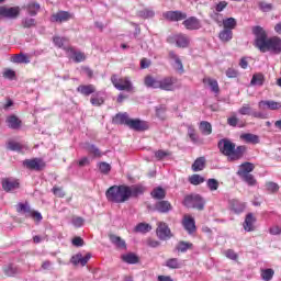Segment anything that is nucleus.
<instances>
[{"label":"nucleus","mask_w":281,"mask_h":281,"mask_svg":"<svg viewBox=\"0 0 281 281\" xmlns=\"http://www.w3.org/2000/svg\"><path fill=\"white\" fill-rule=\"evenodd\" d=\"M269 234H271V236H278L281 234V228L280 226H272L269 228Z\"/></svg>","instance_id":"63"},{"label":"nucleus","mask_w":281,"mask_h":281,"mask_svg":"<svg viewBox=\"0 0 281 281\" xmlns=\"http://www.w3.org/2000/svg\"><path fill=\"white\" fill-rule=\"evenodd\" d=\"M254 164L251 162H244L240 165L239 170L237 171L238 177H243L245 175H251L254 172Z\"/></svg>","instance_id":"27"},{"label":"nucleus","mask_w":281,"mask_h":281,"mask_svg":"<svg viewBox=\"0 0 281 281\" xmlns=\"http://www.w3.org/2000/svg\"><path fill=\"white\" fill-rule=\"evenodd\" d=\"M7 148L15 153H25V150H29V148L25 145L16 143L14 140L9 142Z\"/></svg>","instance_id":"25"},{"label":"nucleus","mask_w":281,"mask_h":281,"mask_svg":"<svg viewBox=\"0 0 281 281\" xmlns=\"http://www.w3.org/2000/svg\"><path fill=\"white\" fill-rule=\"evenodd\" d=\"M67 54L75 63H85V60H87L85 53L76 50L75 48H68Z\"/></svg>","instance_id":"20"},{"label":"nucleus","mask_w":281,"mask_h":281,"mask_svg":"<svg viewBox=\"0 0 281 281\" xmlns=\"http://www.w3.org/2000/svg\"><path fill=\"white\" fill-rule=\"evenodd\" d=\"M250 85L252 87H262V85H265V75H262V74L254 75L252 79L250 81Z\"/></svg>","instance_id":"40"},{"label":"nucleus","mask_w":281,"mask_h":281,"mask_svg":"<svg viewBox=\"0 0 281 281\" xmlns=\"http://www.w3.org/2000/svg\"><path fill=\"white\" fill-rule=\"evenodd\" d=\"M182 226L188 234H194V232H196V222L194 221V217L190 215L183 216Z\"/></svg>","instance_id":"15"},{"label":"nucleus","mask_w":281,"mask_h":281,"mask_svg":"<svg viewBox=\"0 0 281 281\" xmlns=\"http://www.w3.org/2000/svg\"><path fill=\"white\" fill-rule=\"evenodd\" d=\"M71 223H72L74 227H82V225H85V218L72 217Z\"/></svg>","instance_id":"60"},{"label":"nucleus","mask_w":281,"mask_h":281,"mask_svg":"<svg viewBox=\"0 0 281 281\" xmlns=\"http://www.w3.org/2000/svg\"><path fill=\"white\" fill-rule=\"evenodd\" d=\"M111 82L119 91H132L133 83L131 82V78L124 77L119 78L116 75L111 77Z\"/></svg>","instance_id":"6"},{"label":"nucleus","mask_w":281,"mask_h":281,"mask_svg":"<svg viewBox=\"0 0 281 281\" xmlns=\"http://www.w3.org/2000/svg\"><path fill=\"white\" fill-rule=\"evenodd\" d=\"M273 276H276V271H273V269H261V280L271 281L273 280Z\"/></svg>","instance_id":"43"},{"label":"nucleus","mask_w":281,"mask_h":281,"mask_svg":"<svg viewBox=\"0 0 281 281\" xmlns=\"http://www.w3.org/2000/svg\"><path fill=\"white\" fill-rule=\"evenodd\" d=\"M53 43L56 45V47H63L65 45V37H54Z\"/></svg>","instance_id":"62"},{"label":"nucleus","mask_w":281,"mask_h":281,"mask_svg":"<svg viewBox=\"0 0 281 281\" xmlns=\"http://www.w3.org/2000/svg\"><path fill=\"white\" fill-rule=\"evenodd\" d=\"M202 135H212V124L207 121L200 122L199 126Z\"/></svg>","instance_id":"41"},{"label":"nucleus","mask_w":281,"mask_h":281,"mask_svg":"<svg viewBox=\"0 0 281 281\" xmlns=\"http://www.w3.org/2000/svg\"><path fill=\"white\" fill-rule=\"evenodd\" d=\"M150 194L153 199H157L158 201L166 199V190H164L161 187L155 188Z\"/></svg>","instance_id":"42"},{"label":"nucleus","mask_w":281,"mask_h":281,"mask_svg":"<svg viewBox=\"0 0 281 281\" xmlns=\"http://www.w3.org/2000/svg\"><path fill=\"white\" fill-rule=\"evenodd\" d=\"M266 188L268 192H278L280 190V186L276 182H267Z\"/></svg>","instance_id":"56"},{"label":"nucleus","mask_w":281,"mask_h":281,"mask_svg":"<svg viewBox=\"0 0 281 281\" xmlns=\"http://www.w3.org/2000/svg\"><path fill=\"white\" fill-rule=\"evenodd\" d=\"M206 186L211 192H215V190H218V180L211 178L206 181Z\"/></svg>","instance_id":"50"},{"label":"nucleus","mask_w":281,"mask_h":281,"mask_svg":"<svg viewBox=\"0 0 281 281\" xmlns=\"http://www.w3.org/2000/svg\"><path fill=\"white\" fill-rule=\"evenodd\" d=\"M229 206L231 210L235 213V214H241V212H245V203L240 202L238 200H231L229 201Z\"/></svg>","instance_id":"24"},{"label":"nucleus","mask_w":281,"mask_h":281,"mask_svg":"<svg viewBox=\"0 0 281 281\" xmlns=\"http://www.w3.org/2000/svg\"><path fill=\"white\" fill-rule=\"evenodd\" d=\"M222 25L224 30H236V25H238V22L234 18H226L223 20Z\"/></svg>","instance_id":"32"},{"label":"nucleus","mask_w":281,"mask_h":281,"mask_svg":"<svg viewBox=\"0 0 281 281\" xmlns=\"http://www.w3.org/2000/svg\"><path fill=\"white\" fill-rule=\"evenodd\" d=\"M259 9L261 12H271V10H273V5L267 2H259Z\"/></svg>","instance_id":"57"},{"label":"nucleus","mask_w":281,"mask_h":281,"mask_svg":"<svg viewBox=\"0 0 281 281\" xmlns=\"http://www.w3.org/2000/svg\"><path fill=\"white\" fill-rule=\"evenodd\" d=\"M0 14L3 19H16L21 14V8L19 7H0Z\"/></svg>","instance_id":"11"},{"label":"nucleus","mask_w":281,"mask_h":281,"mask_svg":"<svg viewBox=\"0 0 281 281\" xmlns=\"http://www.w3.org/2000/svg\"><path fill=\"white\" fill-rule=\"evenodd\" d=\"M203 82L204 85H209V87H211V91L213 93H218L221 91V89L218 88V81H216L215 79L204 78Z\"/></svg>","instance_id":"37"},{"label":"nucleus","mask_w":281,"mask_h":281,"mask_svg":"<svg viewBox=\"0 0 281 281\" xmlns=\"http://www.w3.org/2000/svg\"><path fill=\"white\" fill-rule=\"evenodd\" d=\"M155 211L159 212L160 214H168V212H172V204L166 200L158 201L155 204Z\"/></svg>","instance_id":"19"},{"label":"nucleus","mask_w":281,"mask_h":281,"mask_svg":"<svg viewBox=\"0 0 281 281\" xmlns=\"http://www.w3.org/2000/svg\"><path fill=\"white\" fill-rule=\"evenodd\" d=\"M144 85L147 87V89H159L160 78H155L148 75L144 79Z\"/></svg>","instance_id":"23"},{"label":"nucleus","mask_w":281,"mask_h":281,"mask_svg":"<svg viewBox=\"0 0 281 281\" xmlns=\"http://www.w3.org/2000/svg\"><path fill=\"white\" fill-rule=\"evenodd\" d=\"M162 16L167 21H184V19H188V14L181 12V11H167L162 13Z\"/></svg>","instance_id":"16"},{"label":"nucleus","mask_w":281,"mask_h":281,"mask_svg":"<svg viewBox=\"0 0 281 281\" xmlns=\"http://www.w3.org/2000/svg\"><path fill=\"white\" fill-rule=\"evenodd\" d=\"M258 109L261 113L263 111H280L281 103L273 100H261L258 102Z\"/></svg>","instance_id":"8"},{"label":"nucleus","mask_w":281,"mask_h":281,"mask_svg":"<svg viewBox=\"0 0 281 281\" xmlns=\"http://www.w3.org/2000/svg\"><path fill=\"white\" fill-rule=\"evenodd\" d=\"M110 240L119 249H126V241H124V239H122L120 236L111 235Z\"/></svg>","instance_id":"35"},{"label":"nucleus","mask_w":281,"mask_h":281,"mask_svg":"<svg viewBox=\"0 0 281 281\" xmlns=\"http://www.w3.org/2000/svg\"><path fill=\"white\" fill-rule=\"evenodd\" d=\"M166 267H168V269H181V267H183V262L178 258H170L166 261Z\"/></svg>","instance_id":"39"},{"label":"nucleus","mask_w":281,"mask_h":281,"mask_svg":"<svg viewBox=\"0 0 281 281\" xmlns=\"http://www.w3.org/2000/svg\"><path fill=\"white\" fill-rule=\"evenodd\" d=\"M90 102L92 106H102V104H104V97L102 93L97 92L95 94H92Z\"/></svg>","instance_id":"34"},{"label":"nucleus","mask_w":281,"mask_h":281,"mask_svg":"<svg viewBox=\"0 0 281 281\" xmlns=\"http://www.w3.org/2000/svg\"><path fill=\"white\" fill-rule=\"evenodd\" d=\"M29 216H31V218L35 220L36 223H41V221H43V215L38 211L31 210Z\"/></svg>","instance_id":"59"},{"label":"nucleus","mask_w":281,"mask_h":281,"mask_svg":"<svg viewBox=\"0 0 281 281\" xmlns=\"http://www.w3.org/2000/svg\"><path fill=\"white\" fill-rule=\"evenodd\" d=\"M99 170L102 175H109V172H111V165L108 162H100Z\"/></svg>","instance_id":"55"},{"label":"nucleus","mask_w":281,"mask_h":281,"mask_svg":"<svg viewBox=\"0 0 281 281\" xmlns=\"http://www.w3.org/2000/svg\"><path fill=\"white\" fill-rule=\"evenodd\" d=\"M24 8L30 16H36V14H38V11L41 10V4L31 1Z\"/></svg>","instance_id":"26"},{"label":"nucleus","mask_w":281,"mask_h":281,"mask_svg":"<svg viewBox=\"0 0 281 281\" xmlns=\"http://www.w3.org/2000/svg\"><path fill=\"white\" fill-rule=\"evenodd\" d=\"M183 205L184 207H193L201 211L205 207V199L199 194H190L184 196Z\"/></svg>","instance_id":"5"},{"label":"nucleus","mask_w":281,"mask_h":281,"mask_svg":"<svg viewBox=\"0 0 281 281\" xmlns=\"http://www.w3.org/2000/svg\"><path fill=\"white\" fill-rule=\"evenodd\" d=\"M153 229V226H150V224L148 223H138L135 228L134 232L136 234H148V232H150Z\"/></svg>","instance_id":"33"},{"label":"nucleus","mask_w":281,"mask_h":281,"mask_svg":"<svg viewBox=\"0 0 281 281\" xmlns=\"http://www.w3.org/2000/svg\"><path fill=\"white\" fill-rule=\"evenodd\" d=\"M7 124L9 128H12L13 131H18V128H21V121L16 115H10L7 117Z\"/></svg>","instance_id":"29"},{"label":"nucleus","mask_w":281,"mask_h":281,"mask_svg":"<svg viewBox=\"0 0 281 281\" xmlns=\"http://www.w3.org/2000/svg\"><path fill=\"white\" fill-rule=\"evenodd\" d=\"M23 166L29 170L41 171L45 168L46 164L41 158L25 159Z\"/></svg>","instance_id":"9"},{"label":"nucleus","mask_w":281,"mask_h":281,"mask_svg":"<svg viewBox=\"0 0 281 281\" xmlns=\"http://www.w3.org/2000/svg\"><path fill=\"white\" fill-rule=\"evenodd\" d=\"M256 221L257 220L256 216H254V213H248L243 223L245 232H254L256 229Z\"/></svg>","instance_id":"17"},{"label":"nucleus","mask_w":281,"mask_h":281,"mask_svg":"<svg viewBox=\"0 0 281 281\" xmlns=\"http://www.w3.org/2000/svg\"><path fill=\"white\" fill-rule=\"evenodd\" d=\"M146 192V187L143 184H114L105 191V198L110 203H126L130 199H137Z\"/></svg>","instance_id":"1"},{"label":"nucleus","mask_w":281,"mask_h":281,"mask_svg":"<svg viewBox=\"0 0 281 281\" xmlns=\"http://www.w3.org/2000/svg\"><path fill=\"white\" fill-rule=\"evenodd\" d=\"M16 212H19V214H26V216H30L32 207H30V204L27 203H19L16 205Z\"/></svg>","instance_id":"45"},{"label":"nucleus","mask_w":281,"mask_h":281,"mask_svg":"<svg viewBox=\"0 0 281 281\" xmlns=\"http://www.w3.org/2000/svg\"><path fill=\"white\" fill-rule=\"evenodd\" d=\"M211 19L212 21H214L215 23H217V25H223V14H221L218 11H214L213 13H211Z\"/></svg>","instance_id":"51"},{"label":"nucleus","mask_w":281,"mask_h":281,"mask_svg":"<svg viewBox=\"0 0 281 281\" xmlns=\"http://www.w3.org/2000/svg\"><path fill=\"white\" fill-rule=\"evenodd\" d=\"M240 139L246 142V144H260V137L251 133L241 134Z\"/></svg>","instance_id":"30"},{"label":"nucleus","mask_w":281,"mask_h":281,"mask_svg":"<svg viewBox=\"0 0 281 281\" xmlns=\"http://www.w3.org/2000/svg\"><path fill=\"white\" fill-rule=\"evenodd\" d=\"M166 157H170V151L161 149L155 151V158L157 159V161H161L162 159H166Z\"/></svg>","instance_id":"53"},{"label":"nucleus","mask_w":281,"mask_h":281,"mask_svg":"<svg viewBox=\"0 0 281 281\" xmlns=\"http://www.w3.org/2000/svg\"><path fill=\"white\" fill-rule=\"evenodd\" d=\"M170 56H171V58H173L178 71H183V64L181 63V59L179 58V56H177L173 53H171Z\"/></svg>","instance_id":"58"},{"label":"nucleus","mask_w":281,"mask_h":281,"mask_svg":"<svg viewBox=\"0 0 281 281\" xmlns=\"http://www.w3.org/2000/svg\"><path fill=\"white\" fill-rule=\"evenodd\" d=\"M87 150L88 153H90V155H93L94 157H102L100 149L95 145H88Z\"/></svg>","instance_id":"54"},{"label":"nucleus","mask_w":281,"mask_h":281,"mask_svg":"<svg viewBox=\"0 0 281 281\" xmlns=\"http://www.w3.org/2000/svg\"><path fill=\"white\" fill-rule=\"evenodd\" d=\"M74 19V13L68 11H58L50 16L52 23H67V21H71Z\"/></svg>","instance_id":"10"},{"label":"nucleus","mask_w":281,"mask_h":281,"mask_svg":"<svg viewBox=\"0 0 281 281\" xmlns=\"http://www.w3.org/2000/svg\"><path fill=\"white\" fill-rule=\"evenodd\" d=\"M182 25H184L186 30H190V31L201 30V27H203L201 20H199L196 16H190L182 22Z\"/></svg>","instance_id":"14"},{"label":"nucleus","mask_w":281,"mask_h":281,"mask_svg":"<svg viewBox=\"0 0 281 281\" xmlns=\"http://www.w3.org/2000/svg\"><path fill=\"white\" fill-rule=\"evenodd\" d=\"M204 168H205V157L198 158L192 165L193 172H201V170H203Z\"/></svg>","instance_id":"38"},{"label":"nucleus","mask_w":281,"mask_h":281,"mask_svg":"<svg viewBox=\"0 0 281 281\" xmlns=\"http://www.w3.org/2000/svg\"><path fill=\"white\" fill-rule=\"evenodd\" d=\"M239 177L243 181H245V183H247V186H256L257 183L256 178L251 173L239 176Z\"/></svg>","instance_id":"49"},{"label":"nucleus","mask_w":281,"mask_h":281,"mask_svg":"<svg viewBox=\"0 0 281 281\" xmlns=\"http://www.w3.org/2000/svg\"><path fill=\"white\" fill-rule=\"evenodd\" d=\"M114 124H124L125 126H128V128H132V131L143 132L148 131L150 128V125L146 121H142L139 119H131L128 116V113H119L113 117Z\"/></svg>","instance_id":"4"},{"label":"nucleus","mask_w":281,"mask_h":281,"mask_svg":"<svg viewBox=\"0 0 281 281\" xmlns=\"http://www.w3.org/2000/svg\"><path fill=\"white\" fill-rule=\"evenodd\" d=\"M78 93L81 95H91V93H95V86L93 85H81L77 88Z\"/></svg>","instance_id":"28"},{"label":"nucleus","mask_w":281,"mask_h":281,"mask_svg":"<svg viewBox=\"0 0 281 281\" xmlns=\"http://www.w3.org/2000/svg\"><path fill=\"white\" fill-rule=\"evenodd\" d=\"M189 181L192 186H201V183H205V178L199 175H193L190 177Z\"/></svg>","instance_id":"47"},{"label":"nucleus","mask_w":281,"mask_h":281,"mask_svg":"<svg viewBox=\"0 0 281 281\" xmlns=\"http://www.w3.org/2000/svg\"><path fill=\"white\" fill-rule=\"evenodd\" d=\"M156 234L160 240H168V238H172V233L170 232V227H168V224L164 222L158 223Z\"/></svg>","instance_id":"12"},{"label":"nucleus","mask_w":281,"mask_h":281,"mask_svg":"<svg viewBox=\"0 0 281 281\" xmlns=\"http://www.w3.org/2000/svg\"><path fill=\"white\" fill-rule=\"evenodd\" d=\"M19 180L5 179L2 181L4 192H14V190H19Z\"/></svg>","instance_id":"22"},{"label":"nucleus","mask_w":281,"mask_h":281,"mask_svg":"<svg viewBox=\"0 0 281 281\" xmlns=\"http://www.w3.org/2000/svg\"><path fill=\"white\" fill-rule=\"evenodd\" d=\"M239 115H250L251 117H256L257 120H268L269 114L267 112H257L254 111L251 105L244 103L241 108L238 109Z\"/></svg>","instance_id":"7"},{"label":"nucleus","mask_w":281,"mask_h":281,"mask_svg":"<svg viewBox=\"0 0 281 281\" xmlns=\"http://www.w3.org/2000/svg\"><path fill=\"white\" fill-rule=\"evenodd\" d=\"M220 153L227 157L228 161H238L243 159L245 153H247V146L240 145L236 147V143L232 142L229 138H222L217 143Z\"/></svg>","instance_id":"3"},{"label":"nucleus","mask_w":281,"mask_h":281,"mask_svg":"<svg viewBox=\"0 0 281 281\" xmlns=\"http://www.w3.org/2000/svg\"><path fill=\"white\" fill-rule=\"evenodd\" d=\"M11 60L13 63H16L18 65H29L30 57H27V55L21 53V54L13 55Z\"/></svg>","instance_id":"31"},{"label":"nucleus","mask_w":281,"mask_h":281,"mask_svg":"<svg viewBox=\"0 0 281 281\" xmlns=\"http://www.w3.org/2000/svg\"><path fill=\"white\" fill-rule=\"evenodd\" d=\"M89 260H91V254L88 252L85 257H82V254H77L71 257L70 262L75 266L81 265V267H86Z\"/></svg>","instance_id":"18"},{"label":"nucleus","mask_w":281,"mask_h":281,"mask_svg":"<svg viewBox=\"0 0 281 281\" xmlns=\"http://www.w3.org/2000/svg\"><path fill=\"white\" fill-rule=\"evenodd\" d=\"M4 273L5 276H14V273H16V269L14 268V266L10 265L4 268Z\"/></svg>","instance_id":"64"},{"label":"nucleus","mask_w":281,"mask_h":281,"mask_svg":"<svg viewBox=\"0 0 281 281\" xmlns=\"http://www.w3.org/2000/svg\"><path fill=\"white\" fill-rule=\"evenodd\" d=\"M193 245L192 243L189 241H180L177 245V250L181 251V254H186V251H188V249H192Z\"/></svg>","instance_id":"46"},{"label":"nucleus","mask_w":281,"mask_h":281,"mask_svg":"<svg viewBox=\"0 0 281 281\" xmlns=\"http://www.w3.org/2000/svg\"><path fill=\"white\" fill-rule=\"evenodd\" d=\"M22 26L26 29L35 27L36 20L34 18H25L24 20H22Z\"/></svg>","instance_id":"52"},{"label":"nucleus","mask_w":281,"mask_h":281,"mask_svg":"<svg viewBox=\"0 0 281 281\" xmlns=\"http://www.w3.org/2000/svg\"><path fill=\"white\" fill-rule=\"evenodd\" d=\"M225 256L226 258H228L229 260H238V255L236 254V251H234L233 249H228L225 251Z\"/></svg>","instance_id":"61"},{"label":"nucleus","mask_w":281,"mask_h":281,"mask_svg":"<svg viewBox=\"0 0 281 281\" xmlns=\"http://www.w3.org/2000/svg\"><path fill=\"white\" fill-rule=\"evenodd\" d=\"M171 40L175 41L177 47L186 48L190 45V37L183 34H176Z\"/></svg>","instance_id":"21"},{"label":"nucleus","mask_w":281,"mask_h":281,"mask_svg":"<svg viewBox=\"0 0 281 281\" xmlns=\"http://www.w3.org/2000/svg\"><path fill=\"white\" fill-rule=\"evenodd\" d=\"M123 262H126L127 265H137L139 262V257H137L135 254L130 252L122 256Z\"/></svg>","instance_id":"36"},{"label":"nucleus","mask_w":281,"mask_h":281,"mask_svg":"<svg viewBox=\"0 0 281 281\" xmlns=\"http://www.w3.org/2000/svg\"><path fill=\"white\" fill-rule=\"evenodd\" d=\"M140 19H153L155 16V11L151 9H145L138 12Z\"/></svg>","instance_id":"48"},{"label":"nucleus","mask_w":281,"mask_h":281,"mask_svg":"<svg viewBox=\"0 0 281 281\" xmlns=\"http://www.w3.org/2000/svg\"><path fill=\"white\" fill-rule=\"evenodd\" d=\"M255 35V46L260 52H270L271 54H281V38L279 36L267 37V32L260 26L252 29Z\"/></svg>","instance_id":"2"},{"label":"nucleus","mask_w":281,"mask_h":281,"mask_svg":"<svg viewBox=\"0 0 281 281\" xmlns=\"http://www.w3.org/2000/svg\"><path fill=\"white\" fill-rule=\"evenodd\" d=\"M175 82H177V79L173 77L160 78L159 89H161V91H175L177 89Z\"/></svg>","instance_id":"13"},{"label":"nucleus","mask_w":281,"mask_h":281,"mask_svg":"<svg viewBox=\"0 0 281 281\" xmlns=\"http://www.w3.org/2000/svg\"><path fill=\"white\" fill-rule=\"evenodd\" d=\"M218 36L223 43H228V41H232L234 36V32H232L231 30L224 29L223 31L220 32Z\"/></svg>","instance_id":"44"}]
</instances>
